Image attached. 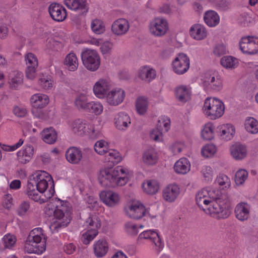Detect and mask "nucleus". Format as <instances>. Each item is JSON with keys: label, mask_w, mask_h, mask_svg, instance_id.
Here are the masks:
<instances>
[{"label": "nucleus", "mask_w": 258, "mask_h": 258, "mask_svg": "<svg viewBox=\"0 0 258 258\" xmlns=\"http://www.w3.org/2000/svg\"><path fill=\"white\" fill-rule=\"evenodd\" d=\"M149 101L147 97L143 95L138 96L135 101V111L140 116L145 115L148 111Z\"/></svg>", "instance_id": "nucleus-27"}, {"label": "nucleus", "mask_w": 258, "mask_h": 258, "mask_svg": "<svg viewBox=\"0 0 258 258\" xmlns=\"http://www.w3.org/2000/svg\"><path fill=\"white\" fill-rule=\"evenodd\" d=\"M51 175L44 171H38L29 176L26 193L29 198L39 203L48 201L54 194Z\"/></svg>", "instance_id": "nucleus-1"}, {"label": "nucleus", "mask_w": 258, "mask_h": 258, "mask_svg": "<svg viewBox=\"0 0 258 258\" xmlns=\"http://www.w3.org/2000/svg\"><path fill=\"white\" fill-rule=\"evenodd\" d=\"M42 141L49 145L54 144L57 139V133L52 127L44 128L40 133Z\"/></svg>", "instance_id": "nucleus-33"}, {"label": "nucleus", "mask_w": 258, "mask_h": 258, "mask_svg": "<svg viewBox=\"0 0 258 258\" xmlns=\"http://www.w3.org/2000/svg\"><path fill=\"white\" fill-rule=\"evenodd\" d=\"M186 148V146L184 141L177 140L169 146V150L173 155H176L181 153Z\"/></svg>", "instance_id": "nucleus-48"}, {"label": "nucleus", "mask_w": 258, "mask_h": 258, "mask_svg": "<svg viewBox=\"0 0 258 258\" xmlns=\"http://www.w3.org/2000/svg\"><path fill=\"white\" fill-rule=\"evenodd\" d=\"M8 82L11 88L17 89L23 83V74L18 71L11 72L8 75Z\"/></svg>", "instance_id": "nucleus-34"}, {"label": "nucleus", "mask_w": 258, "mask_h": 258, "mask_svg": "<svg viewBox=\"0 0 258 258\" xmlns=\"http://www.w3.org/2000/svg\"><path fill=\"white\" fill-rule=\"evenodd\" d=\"M102 39L93 36H89L88 38L79 39L77 42L79 44H87L96 47L100 46L101 44Z\"/></svg>", "instance_id": "nucleus-53"}, {"label": "nucleus", "mask_w": 258, "mask_h": 258, "mask_svg": "<svg viewBox=\"0 0 258 258\" xmlns=\"http://www.w3.org/2000/svg\"><path fill=\"white\" fill-rule=\"evenodd\" d=\"M108 156L106 157V162H111L112 164L117 163L121 160V156L119 153L115 150L109 149L107 152Z\"/></svg>", "instance_id": "nucleus-57"}, {"label": "nucleus", "mask_w": 258, "mask_h": 258, "mask_svg": "<svg viewBox=\"0 0 258 258\" xmlns=\"http://www.w3.org/2000/svg\"><path fill=\"white\" fill-rule=\"evenodd\" d=\"M190 63V58L187 54L179 53L173 59L171 63V69L175 74L182 75L188 71Z\"/></svg>", "instance_id": "nucleus-13"}, {"label": "nucleus", "mask_w": 258, "mask_h": 258, "mask_svg": "<svg viewBox=\"0 0 258 258\" xmlns=\"http://www.w3.org/2000/svg\"><path fill=\"white\" fill-rule=\"evenodd\" d=\"M63 63L65 68L70 72L77 71L79 64L77 54L74 52H70L66 55Z\"/></svg>", "instance_id": "nucleus-32"}, {"label": "nucleus", "mask_w": 258, "mask_h": 258, "mask_svg": "<svg viewBox=\"0 0 258 258\" xmlns=\"http://www.w3.org/2000/svg\"><path fill=\"white\" fill-rule=\"evenodd\" d=\"M182 193L181 187L179 184L173 182L166 184L163 188L161 196L163 200L166 203L172 204L176 202Z\"/></svg>", "instance_id": "nucleus-12"}, {"label": "nucleus", "mask_w": 258, "mask_h": 258, "mask_svg": "<svg viewBox=\"0 0 258 258\" xmlns=\"http://www.w3.org/2000/svg\"><path fill=\"white\" fill-rule=\"evenodd\" d=\"M86 228L98 232V229L101 227V222L98 216L96 215H92L89 216L86 221Z\"/></svg>", "instance_id": "nucleus-44"}, {"label": "nucleus", "mask_w": 258, "mask_h": 258, "mask_svg": "<svg viewBox=\"0 0 258 258\" xmlns=\"http://www.w3.org/2000/svg\"><path fill=\"white\" fill-rule=\"evenodd\" d=\"M20 125L23 136L24 137L37 132L36 129L33 128L32 123L28 121H22Z\"/></svg>", "instance_id": "nucleus-55"}, {"label": "nucleus", "mask_w": 258, "mask_h": 258, "mask_svg": "<svg viewBox=\"0 0 258 258\" xmlns=\"http://www.w3.org/2000/svg\"><path fill=\"white\" fill-rule=\"evenodd\" d=\"M192 94L191 88L189 85H180L174 89L176 99L180 102L185 103L190 100Z\"/></svg>", "instance_id": "nucleus-23"}, {"label": "nucleus", "mask_w": 258, "mask_h": 258, "mask_svg": "<svg viewBox=\"0 0 258 258\" xmlns=\"http://www.w3.org/2000/svg\"><path fill=\"white\" fill-rule=\"evenodd\" d=\"M211 197V215L217 219H225L231 214V206L230 197L222 195L219 190H213Z\"/></svg>", "instance_id": "nucleus-4"}, {"label": "nucleus", "mask_w": 258, "mask_h": 258, "mask_svg": "<svg viewBox=\"0 0 258 258\" xmlns=\"http://www.w3.org/2000/svg\"><path fill=\"white\" fill-rule=\"evenodd\" d=\"M109 248V243L104 239L95 241L93 245L94 254L97 257L104 256L107 253Z\"/></svg>", "instance_id": "nucleus-28"}, {"label": "nucleus", "mask_w": 258, "mask_h": 258, "mask_svg": "<svg viewBox=\"0 0 258 258\" xmlns=\"http://www.w3.org/2000/svg\"><path fill=\"white\" fill-rule=\"evenodd\" d=\"M141 187L144 192L149 195L157 194L160 189L159 182L154 179L145 180L142 183Z\"/></svg>", "instance_id": "nucleus-26"}, {"label": "nucleus", "mask_w": 258, "mask_h": 258, "mask_svg": "<svg viewBox=\"0 0 258 258\" xmlns=\"http://www.w3.org/2000/svg\"><path fill=\"white\" fill-rule=\"evenodd\" d=\"M87 96L84 93L79 94L75 99V104L79 110L87 111L89 106Z\"/></svg>", "instance_id": "nucleus-46"}, {"label": "nucleus", "mask_w": 258, "mask_h": 258, "mask_svg": "<svg viewBox=\"0 0 258 258\" xmlns=\"http://www.w3.org/2000/svg\"><path fill=\"white\" fill-rule=\"evenodd\" d=\"M189 34L195 40L204 39L207 36V30L203 25L199 23L193 24L189 28Z\"/></svg>", "instance_id": "nucleus-25"}, {"label": "nucleus", "mask_w": 258, "mask_h": 258, "mask_svg": "<svg viewBox=\"0 0 258 258\" xmlns=\"http://www.w3.org/2000/svg\"><path fill=\"white\" fill-rule=\"evenodd\" d=\"M132 176L133 172L123 166L103 167L98 173V180L103 187L115 188L125 185Z\"/></svg>", "instance_id": "nucleus-2"}, {"label": "nucleus", "mask_w": 258, "mask_h": 258, "mask_svg": "<svg viewBox=\"0 0 258 258\" xmlns=\"http://www.w3.org/2000/svg\"><path fill=\"white\" fill-rule=\"evenodd\" d=\"M45 212L48 215L53 214L49 226L52 232L57 231L61 227L66 226L71 221L72 208L67 201L55 199L47 205Z\"/></svg>", "instance_id": "nucleus-3"}, {"label": "nucleus", "mask_w": 258, "mask_h": 258, "mask_svg": "<svg viewBox=\"0 0 258 258\" xmlns=\"http://www.w3.org/2000/svg\"><path fill=\"white\" fill-rule=\"evenodd\" d=\"M211 2L222 11L228 10L230 6V2L227 0H211Z\"/></svg>", "instance_id": "nucleus-62"}, {"label": "nucleus", "mask_w": 258, "mask_h": 258, "mask_svg": "<svg viewBox=\"0 0 258 258\" xmlns=\"http://www.w3.org/2000/svg\"><path fill=\"white\" fill-rule=\"evenodd\" d=\"M50 102L49 96L42 93L33 94L30 98V103L32 107V113L37 118L44 119L42 108L45 107Z\"/></svg>", "instance_id": "nucleus-8"}, {"label": "nucleus", "mask_w": 258, "mask_h": 258, "mask_svg": "<svg viewBox=\"0 0 258 258\" xmlns=\"http://www.w3.org/2000/svg\"><path fill=\"white\" fill-rule=\"evenodd\" d=\"M144 228L142 224H137L132 221L126 222L123 225V231L127 235L135 236L138 234L139 230Z\"/></svg>", "instance_id": "nucleus-41"}, {"label": "nucleus", "mask_w": 258, "mask_h": 258, "mask_svg": "<svg viewBox=\"0 0 258 258\" xmlns=\"http://www.w3.org/2000/svg\"><path fill=\"white\" fill-rule=\"evenodd\" d=\"M171 121L169 117L161 116L158 118L156 126L163 132H167L170 128Z\"/></svg>", "instance_id": "nucleus-50"}, {"label": "nucleus", "mask_w": 258, "mask_h": 258, "mask_svg": "<svg viewBox=\"0 0 258 258\" xmlns=\"http://www.w3.org/2000/svg\"><path fill=\"white\" fill-rule=\"evenodd\" d=\"M26 68L38 67V60L37 56L33 53L29 52L24 56Z\"/></svg>", "instance_id": "nucleus-52"}, {"label": "nucleus", "mask_w": 258, "mask_h": 258, "mask_svg": "<svg viewBox=\"0 0 258 258\" xmlns=\"http://www.w3.org/2000/svg\"><path fill=\"white\" fill-rule=\"evenodd\" d=\"M249 206L246 203H239L235 209V216L240 221L247 220L249 215Z\"/></svg>", "instance_id": "nucleus-36"}, {"label": "nucleus", "mask_w": 258, "mask_h": 258, "mask_svg": "<svg viewBox=\"0 0 258 258\" xmlns=\"http://www.w3.org/2000/svg\"><path fill=\"white\" fill-rule=\"evenodd\" d=\"M124 212L127 217L135 220L141 219L146 216L152 219L156 217L149 214L144 204L136 199L131 200L127 202L124 207Z\"/></svg>", "instance_id": "nucleus-6"}, {"label": "nucleus", "mask_w": 258, "mask_h": 258, "mask_svg": "<svg viewBox=\"0 0 258 258\" xmlns=\"http://www.w3.org/2000/svg\"><path fill=\"white\" fill-rule=\"evenodd\" d=\"M163 133L159 128L156 127L151 130L150 137L151 139L157 142H161L163 141Z\"/></svg>", "instance_id": "nucleus-60"}, {"label": "nucleus", "mask_w": 258, "mask_h": 258, "mask_svg": "<svg viewBox=\"0 0 258 258\" xmlns=\"http://www.w3.org/2000/svg\"><path fill=\"white\" fill-rule=\"evenodd\" d=\"M197 204L198 206L205 213L209 214L210 213V199H196Z\"/></svg>", "instance_id": "nucleus-61"}, {"label": "nucleus", "mask_w": 258, "mask_h": 258, "mask_svg": "<svg viewBox=\"0 0 258 258\" xmlns=\"http://www.w3.org/2000/svg\"><path fill=\"white\" fill-rule=\"evenodd\" d=\"M100 201L106 206L113 208L121 203V197L119 194L111 190H103L99 194Z\"/></svg>", "instance_id": "nucleus-17"}, {"label": "nucleus", "mask_w": 258, "mask_h": 258, "mask_svg": "<svg viewBox=\"0 0 258 258\" xmlns=\"http://www.w3.org/2000/svg\"><path fill=\"white\" fill-rule=\"evenodd\" d=\"M111 81L107 78H101L94 84L92 91L98 99H103L112 86Z\"/></svg>", "instance_id": "nucleus-16"}, {"label": "nucleus", "mask_w": 258, "mask_h": 258, "mask_svg": "<svg viewBox=\"0 0 258 258\" xmlns=\"http://www.w3.org/2000/svg\"><path fill=\"white\" fill-rule=\"evenodd\" d=\"M90 29L94 34L97 35L104 34L106 30L104 21L102 19L97 18L91 20Z\"/></svg>", "instance_id": "nucleus-35"}, {"label": "nucleus", "mask_w": 258, "mask_h": 258, "mask_svg": "<svg viewBox=\"0 0 258 258\" xmlns=\"http://www.w3.org/2000/svg\"><path fill=\"white\" fill-rule=\"evenodd\" d=\"M144 240L151 241L153 249L157 253H160L164 247V243L158 230L150 229L143 231L138 237V242Z\"/></svg>", "instance_id": "nucleus-9"}, {"label": "nucleus", "mask_w": 258, "mask_h": 258, "mask_svg": "<svg viewBox=\"0 0 258 258\" xmlns=\"http://www.w3.org/2000/svg\"><path fill=\"white\" fill-rule=\"evenodd\" d=\"M62 47V44L60 42L48 38L45 46V51L48 54L52 55L59 51Z\"/></svg>", "instance_id": "nucleus-42"}, {"label": "nucleus", "mask_w": 258, "mask_h": 258, "mask_svg": "<svg viewBox=\"0 0 258 258\" xmlns=\"http://www.w3.org/2000/svg\"><path fill=\"white\" fill-rule=\"evenodd\" d=\"M98 232H95L86 228L82 233L81 240L85 244H88L97 235Z\"/></svg>", "instance_id": "nucleus-51"}, {"label": "nucleus", "mask_w": 258, "mask_h": 258, "mask_svg": "<svg viewBox=\"0 0 258 258\" xmlns=\"http://www.w3.org/2000/svg\"><path fill=\"white\" fill-rule=\"evenodd\" d=\"M95 151L99 155H103L108 151L109 145L107 142L104 140L97 141L94 146Z\"/></svg>", "instance_id": "nucleus-49"}, {"label": "nucleus", "mask_w": 258, "mask_h": 258, "mask_svg": "<svg viewBox=\"0 0 258 258\" xmlns=\"http://www.w3.org/2000/svg\"><path fill=\"white\" fill-rule=\"evenodd\" d=\"M47 236L40 227L32 229L25 243V250L29 253L41 254L46 248Z\"/></svg>", "instance_id": "nucleus-5"}, {"label": "nucleus", "mask_w": 258, "mask_h": 258, "mask_svg": "<svg viewBox=\"0 0 258 258\" xmlns=\"http://www.w3.org/2000/svg\"><path fill=\"white\" fill-rule=\"evenodd\" d=\"M125 97V92L124 89L117 87L110 89L104 99L109 105L117 106L123 102Z\"/></svg>", "instance_id": "nucleus-15"}, {"label": "nucleus", "mask_w": 258, "mask_h": 258, "mask_svg": "<svg viewBox=\"0 0 258 258\" xmlns=\"http://www.w3.org/2000/svg\"><path fill=\"white\" fill-rule=\"evenodd\" d=\"M156 76V71L153 67L149 65H144L139 68L136 77L144 82L150 83L155 79Z\"/></svg>", "instance_id": "nucleus-20"}, {"label": "nucleus", "mask_w": 258, "mask_h": 258, "mask_svg": "<svg viewBox=\"0 0 258 258\" xmlns=\"http://www.w3.org/2000/svg\"><path fill=\"white\" fill-rule=\"evenodd\" d=\"M142 161L147 166H153L158 161V154L156 150L150 148L145 150L142 155Z\"/></svg>", "instance_id": "nucleus-30"}, {"label": "nucleus", "mask_w": 258, "mask_h": 258, "mask_svg": "<svg viewBox=\"0 0 258 258\" xmlns=\"http://www.w3.org/2000/svg\"><path fill=\"white\" fill-rule=\"evenodd\" d=\"M104 110L103 104L99 101H91L89 103L87 111L96 116L102 114Z\"/></svg>", "instance_id": "nucleus-43"}, {"label": "nucleus", "mask_w": 258, "mask_h": 258, "mask_svg": "<svg viewBox=\"0 0 258 258\" xmlns=\"http://www.w3.org/2000/svg\"><path fill=\"white\" fill-rule=\"evenodd\" d=\"M223 88L222 82L220 76L215 75L211 79V90L215 92H218L222 90Z\"/></svg>", "instance_id": "nucleus-58"}, {"label": "nucleus", "mask_w": 258, "mask_h": 258, "mask_svg": "<svg viewBox=\"0 0 258 258\" xmlns=\"http://www.w3.org/2000/svg\"><path fill=\"white\" fill-rule=\"evenodd\" d=\"M38 84L44 90H51L54 86V82L51 77L45 73L39 74Z\"/></svg>", "instance_id": "nucleus-40"}, {"label": "nucleus", "mask_w": 258, "mask_h": 258, "mask_svg": "<svg viewBox=\"0 0 258 258\" xmlns=\"http://www.w3.org/2000/svg\"><path fill=\"white\" fill-rule=\"evenodd\" d=\"M48 12L51 18L56 22H62L67 16L65 8L57 3L51 4L49 7Z\"/></svg>", "instance_id": "nucleus-22"}, {"label": "nucleus", "mask_w": 258, "mask_h": 258, "mask_svg": "<svg viewBox=\"0 0 258 258\" xmlns=\"http://www.w3.org/2000/svg\"><path fill=\"white\" fill-rule=\"evenodd\" d=\"M113 122L116 130L125 131L131 124V118L128 113L121 111L114 115Z\"/></svg>", "instance_id": "nucleus-19"}, {"label": "nucleus", "mask_w": 258, "mask_h": 258, "mask_svg": "<svg viewBox=\"0 0 258 258\" xmlns=\"http://www.w3.org/2000/svg\"><path fill=\"white\" fill-rule=\"evenodd\" d=\"M64 5L70 10L86 15L89 11L87 0H64Z\"/></svg>", "instance_id": "nucleus-21"}, {"label": "nucleus", "mask_w": 258, "mask_h": 258, "mask_svg": "<svg viewBox=\"0 0 258 258\" xmlns=\"http://www.w3.org/2000/svg\"><path fill=\"white\" fill-rule=\"evenodd\" d=\"M221 65L226 68H234L237 63V60L231 56H226L223 57L220 60Z\"/></svg>", "instance_id": "nucleus-56"}, {"label": "nucleus", "mask_w": 258, "mask_h": 258, "mask_svg": "<svg viewBox=\"0 0 258 258\" xmlns=\"http://www.w3.org/2000/svg\"><path fill=\"white\" fill-rule=\"evenodd\" d=\"M37 69L38 67L26 68L25 72L26 78L29 80H34L38 76Z\"/></svg>", "instance_id": "nucleus-63"}, {"label": "nucleus", "mask_w": 258, "mask_h": 258, "mask_svg": "<svg viewBox=\"0 0 258 258\" xmlns=\"http://www.w3.org/2000/svg\"><path fill=\"white\" fill-rule=\"evenodd\" d=\"M69 128L72 133L79 136H89L95 132L93 125L81 119L71 121L69 123Z\"/></svg>", "instance_id": "nucleus-11"}, {"label": "nucleus", "mask_w": 258, "mask_h": 258, "mask_svg": "<svg viewBox=\"0 0 258 258\" xmlns=\"http://www.w3.org/2000/svg\"><path fill=\"white\" fill-rule=\"evenodd\" d=\"M230 152L233 158L236 160H241L247 155L246 147L240 144L232 145L230 148Z\"/></svg>", "instance_id": "nucleus-38"}, {"label": "nucleus", "mask_w": 258, "mask_h": 258, "mask_svg": "<svg viewBox=\"0 0 258 258\" xmlns=\"http://www.w3.org/2000/svg\"><path fill=\"white\" fill-rule=\"evenodd\" d=\"M34 153L35 151L33 146L25 145L17 153L18 161L21 164H26L31 160Z\"/></svg>", "instance_id": "nucleus-24"}, {"label": "nucleus", "mask_w": 258, "mask_h": 258, "mask_svg": "<svg viewBox=\"0 0 258 258\" xmlns=\"http://www.w3.org/2000/svg\"><path fill=\"white\" fill-rule=\"evenodd\" d=\"M82 64L84 68L89 71H97L101 64V57L98 52L94 49L84 48L81 54Z\"/></svg>", "instance_id": "nucleus-7"}, {"label": "nucleus", "mask_w": 258, "mask_h": 258, "mask_svg": "<svg viewBox=\"0 0 258 258\" xmlns=\"http://www.w3.org/2000/svg\"><path fill=\"white\" fill-rule=\"evenodd\" d=\"M66 159L70 163H78L82 159V154L81 150L76 147L69 148L66 154Z\"/></svg>", "instance_id": "nucleus-39"}, {"label": "nucleus", "mask_w": 258, "mask_h": 258, "mask_svg": "<svg viewBox=\"0 0 258 258\" xmlns=\"http://www.w3.org/2000/svg\"><path fill=\"white\" fill-rule=\"evenodd\" d=\"M224 105L220 99L213 98L212 106H211V119L220 117L224 113Z\"/></svg>", "instance_id": "nucleus-31"}, {"label": "nucleus", "mask_w": 258, "mask_h": 258, "mask_svg": "<svg viewBox=\"0 0 258 258\" xmlns=\"http://www.w3.org/2000/svg\"><path fill=\"white\" fill-rule=\"evenodd\" d=\"M13 112L14 114L18 117H23L26 115L27 110L26 108L22 105H15L13 108Z\"/></svg>", "instance_id": "nucleus-64"}, {"label": "nucleus", "mask_w": 258, "mask_h": 258, "mask_svg": "<svg viewBox=\"0 0 258 258\" xmlns=\"http://www.w3.org/2000/svg\"><path fill=\"white\" fill-rule=\"evenodd\" d=\"M246 131L250 134H256L258 133V121L252 117H247L244 121Z\"/></svg>", "instance_id": "nucleus-45"}, {"label": "nucleus", "mask_w": 258, "mask_h": 258, "mask_svg": "<svg viewBox=\"0 0 258 258\" xmlns=\"http://www.w3.org/2000/svg\"><path fill=\"white\" fill-rule=\"evenodd\" d=\"M130 28L129 21L126 19L120 18L112 22L110 30L112 34L115 36L121 37L128 33Z\"/></svg>", "instance_id": "nucleus-18"}, {"label": "nucleus", "mask_w": 258, "mask_h": 258, "mask_svg": "<svg viewBox=\"0 0 258 258\" xmlns=\"http://www.w3.org/2000/svg\"><path fill=\"white\" fill-rule=\"evenodd\" d=\"M240 49L243 53L253 55L258 52V38L245 36L241 38L239 43Z\"/></svg>", "instance_id": "nucleus-14"}, {"label": "nucleus", "mask_w": 258, "mask_h": 258, "mask_svg": "<svg viewBox=\"0 0 258 258\" xmlns=\"http://www.w3.org/2000/svg\"><path fill=\"white\" fill-rule=\"evenodd\" d=\"M215 183H217L220 186L224 185V187L223 189L228 188L230 186V180L229 177L223 174H220L217 177Z\"/></svg>", "instance_id": "nucleus-59"}, {"label": "nucleus", "mask_w": 258, "mask_h": 258, "mask_svg": "<svg viewBox=\"0 0 258 258\" xmlns=\"http://www.w3.org/2000/svg\"><path fill=\"white\" fill-rule=\"evenodd\" d=\"M149 33L155 37H162L169 31L168 21L162 17H156L152 19L148 25Z\"/></svg>", "instance_id": "nucleus-10"}, {"label": "nucleus", "mask_w": 258, "mask_h": 258, "mask_svg": "<svg viewBox=\"0 0 258 258\" xmlns=\"http://www.w3.org/2000/svg\"><path fill=\"white\" fill-rule=\"evenodd\" d=\"M17 242L16 237L10 233L3 236L0 242V252L6 249H12L15 246Z\"/></svg>", "instance_id": "nucleus-37"}, {"label": "nucleus", "mask_w": 258, "mask_h": 258, "mask_svg": "<svg viewBox=\"0 0 258 258\" xmlns=\"http://www.w3.org/2000/svg\"><path fill=\"white\" fill-rule=\"evenodd\" d=\"M221 129V137L226 141L230 140L233 137L235 130L233 126L230 124L223 125Z\"/></svg>", "instance_id": "nucleus-47"}, {"label": "nucleus", "mask_w": 258, "mask_h": 258, "mask_svg": "<svg viewBox=\"0 0 258 258\" xmlns=\"http://www.w3.org/2000/svg\"><path fill=\"white\" fill-rule=\"evenodd\" d=\"M191 169V164L188 159L182 157L177 160L174 164V172L179 175H185L188 173Z\"/></svg>", "instance_id": "nucleus-29"}, {"label": "nucleus", "mask_w": 258, "mask_h": 258, "mask_svg": "<svg viewBox=\"0 0 258 258\" xmlns=\"http://www.w3.org/2000/svg\"><path fill=\"white\" fill-rule=\"evenodd\" d=\"M248 176V172L245 169H240L235 174L234 180L236 185H242Z\"/></svg>", "instance_id": "nucleus-54"}]
</instances>
